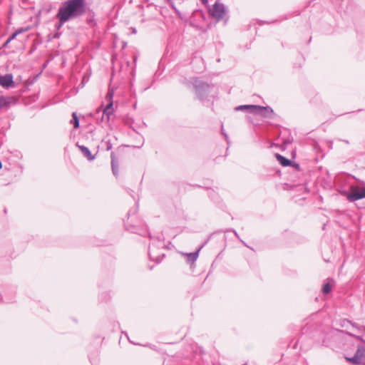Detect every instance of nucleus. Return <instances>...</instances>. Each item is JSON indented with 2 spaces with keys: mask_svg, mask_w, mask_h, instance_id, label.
<instances>
[{
  "mask_svg": "<svg viewBox=\"0 0 365 365\" xmlns=\"http://www.w3.org/2000/svg\"><path fill=\"white\" fill-rule=\"evenodd\" d=\"M350 325L354 328L356 330H357V331L359 333H361V332H364L365 333V327L364 326H359L357 324L354 323V322H351V324H350Z\"/></svg>",
  "mask_w": 365,
  "mask_h": 365,
  "instance_id": "nucleus-11",
  "label": "nucleus"
},
{
  "mask_svg": "<svg viewBox=\"0 0 365 365\" xmlns=\"http://www.w3.org/2000/svg\"><path fill=\"white\" fill-rule=\"evenodd\" d=\"M346 360L353 364H362L365 362V347L358 346L357 349L352 357H346Z\"/></svg>",
  "mask_w": 365,
  "mask_h": 365,
  "instance_id": "nucleus-4",
  "label": "nucleus"
},
{
  "mask_svg": "<svg viewBox=\"0 0 365 365\" xmlns=\"http://www.w3.org/2000/svg\"><path fill=\"white\" fill-rule=\"evenodd\" d=\"M348 334H349V335H350V336H353L356 337L357 339H359V340H360V341H364V340L362 339V338H361V336H356V335L352 334H351V333H348Z\"/></svg>",
  "mask_w": 365,
  "mask_h": 365,
  "instance_id": "nucleus-15",
  "label": "nucleus"
},
{
  "mask_svg": "<svg viewBox=\"0 0 365 365\" xmlns=\"http://www.w3.org/2000/svg\"><path fill=\"white\" fill-rule=\"evenodd\" d=\"M237 110H248L251 113L259 115L263 118H268L272 115L274 111L273 110L267 106H255V105H244V106H240L235 108Z\"/></svg>",
  "mask_w": 365,
  "mask_h": 365,
  "instance_id": "nucleus-2",
  "label": "nucleus"
},
{
  "mask_svg": "<svg viewBox=\"0 0 365 365\" xmlns=\"http://www.w3.org/2000/svg\"><path fill=\"white\" fill-rule=\"evenodd\" d=\"M72 117H73L72 123H73V126L75 128H78L79 127V120H78V118L77 116L76 113H73Z\"/></svg>",
  "mask_w": 365,
  "mask_h": 365,
  "instance_id": "nucleus-12",
  "label": "nucleus"
},
{
  "mask_svg": "<svg viewBox=\"0 0 365 365\" xmlns=\"http://www.w3.org/2000/svg\"><path fill=\"white\" fill-rule=\"evenodd\" d=\"M339 324L341 327L348 328L349 325L351 324V322L346 319H342L340 320Z\"/></svg>",
  "mask_w": 365,
  "mask_h": 365,
  "instance_id": "nucleus-13",
  "label": "nucleus"
},
{
  "mask_svg": "<svg viewBox=\"0 0 365 365\" xmlns=\"http://www.w3.org/2000/svg\"><path fill=\"white\" fill-rule=\"evenodd\" d=\"M0 86L4 88L14 86L13 76L11 74L0 76Z\"/></svg>",
  "mask_w": 365,
  "mask_h": 365,
  "instance_id": "nucleus-7",
  "label": "nucleus"
},
{
  "mask_svg": "<svg viewBox=\"0 0 365 365\" xmlns=\"http://www.w3.org/2000/svg\"><path fill=\"white\" fill-rule=\"evenodd\" d=\"M82 153L88 158L89 160H93L95 159V155H92L89 149L83 145H78Z\"/></svg>",
  "mask_w": 365,
  "mask_h": 365,
  "instance_id": "nucleus-8",
  "label": "nucleus"
},
{
  "mask_svg": "<svg viewBox=\"0 0 365 365\" xmlns=\"http://www.w3.org/2000/svg\"><path fill=\"white\" fill-rule=\"evenodd\" d=\"M11 103V98H6V97H4V96L0 97V109L4 107H8Z\"/></svg>",
  "mask_w": 365,
  "mask_h": 365,
  "instance_id": "nucleus-9",
  "label": "nucleus"
},
{
  "mask_svg": "<svg viewBox=\"0 0 365 365\" xmlns=\"http://www.w3.org/2000/svg\"><path fill=\"white\" fill-rule=\"evenodd\" d=\"M276 158L277 160L280 163V164L283 166H288L291 163L290 160H289L288 159L285 158L284 157L282 156L279 154H277Z\"/></svg>",
  "mask_w": 365,
  "mask_h": 365,
  "instance_id": "nucleus-10",
  "label": "nucleus"
},
{
  "mask_svg": "<svg viewBox=\"0 0 365 365\" xmlns=\"http://www.w3.org/2000/svg\"><path fill=\"white\" fill-rule=\"evenodd\" d=\"M346 198L351 201L356 200L365 197V187H360L357 186H352L350 188V192L346 194Z\"/></svg>",
  "mask_w": 365,
  "mask_h": 365,
  "instance_id": "nucleus-3",
  "label": "nucleus"
},
{
  "mask_svg": "<svg viewBox=\"0 0 365 365\" xmlns=\"http://www.w3.org/2000/svg\"><path fill=\"white\" fill-rule=\"evenodd\" d=\"M106 98L108 99V103L107 106L103 108V112L104 115H107L108 119L109 118L110 115L113 114V93H108L107 94Z\"/></svg>",
  "mask_w": 365,
  "mask_h": 365,
  "instance_id": "nucleus-6",
  "label": "nucleus"
},
{
  "mask_svg": "<svg viewBox=\"0 0 365 365\" xmlns=\"http://www.w3.org/2000/svg\"><path fill=\"white\" fill-rule=\"evenodd\" d=\"M203 4H207L208 0H201Z\"/></svg>",
  "mask_w": 365,
  "mask_h": 365,
  "instance_id": "nucleus-17",
  "label": "nucleus"
},
{
  "mask_svg": "<svg viewBox=\"0 0 365 365\" xmlns=\"http://www.w3.org/2000/svg\"><path fill=\"white\" fill-rule=\"evenodd\" d=\"M210 13L214 19L220 21L224 18L226 11L225 6L222 4L216 2L210 10Z\"/></svg>",
  "mask_w": 365,
  "mask_h": 365,
  "instance_id": "nucleus-5",
  "label": "nucleus"
},
{
  "mask_svg": "<svg viewBox=\"0 0 365 365\" xmlns=\"http://www.w3.org/2000/svg\"><path fill=\"white\" fill-rule=\"evenodd\" d=\"M85 12L84 0H68L63 4L57 14L61 24L71 18L83 14Z\"/></svg>",
  "mask_w": 365,
  "mask_h": 365,
  "instance_id": "nucleus-1",
  "label": "nucleus"
},
{
  "mask_svg": "<svg viewBox=\"0 0 365 365\" xmlns=\"http://www.w3.org/2000/svg\"><path fill=\"white\" fill-rule=\"evenodd\" d=\"M331 286L330 285V284L327 283L324 285L322 288V292L324 294H328L331 292Z\"/></svg>",
  "mask_w": 365,
  "mask_h": 365,
  "instance_id": "nucleus-14",
  "label": "nucleus"
},
{
  "mask_svg": "<svg viewBox=\"0 0 365 365\" xmlns=\"http://www.w3.org/2000/svg\"><path fill=\"white\" fill-rule=\"evenodd\" d=\"M17 35L16 33L14 34L11 37H10L6 42V43H8L11 40L14 39L15 38V36Z\"/></svg>",
  "mask_w": 365,
  "mask_h": 365,
  "instance_id": "nucleus-16",
  "label": "nucleus"
}]
</instances>
